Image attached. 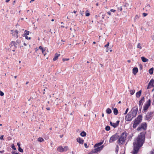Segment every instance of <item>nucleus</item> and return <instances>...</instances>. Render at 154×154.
Wrapping results in <instances>:
<instances>
[{
    "label": "nucleus",
    "instance_id": "f257e3e1",
    "mask_svg": "<svg viewBox=\"0 0 154 154\" xmlns=\"http://www.w3.org/2000/svg\"><path fill=\"white\" fill-rule=\"evenodd\" d=\"M127 133L126 132L122 133L121 136L119 137L117 141L118 143L119 144H123L125 141L127 136Z\"/></svg>",
    "mask_w": 154,
    "mask_h": 154
},
{
    "label": "nucleus",
    "instance_id": "f03ea898",
    "mask_svg": "<svg viewBox=\"0 0 154 154\" xmlns=\"http://www.w3.org/2000/svg\"><path fill=\"white\" fill-rule=\"evenodd\" d=\"M143 144L142 142L141 143L139 142V141L137 140V142H134L133 143L134 151L138 152L140 148L142 146Z\"/></svg>",
    "mask_w": 154,
    "mask_h": 154
},
{
    "label": "nucleus",
    "instance_id": "7ed1b4c3",
    "mask_svg": "<svg viewBox=\"0 0 154 154\" xmlns=\"http://www.w3.org/2000/svg\"><path fill=\"white\" fill-rule=\"evenodd\" d=\"M145 134L146 132H145L140 133V135L138 136L137 140L139 141V142L143 143L145 139Z\"/></svg>",
    "mask_w": 154,
    "mask_h": 154
},
{
    "label": "nucleus",
    "instance_id": "20e7f679",
    "mask_svg": "<svg viewBox=\"0 0 154 154\" xmlns=\"http://www.w3.org/2000/svg\"><path fill=\"white\" fill-rule=\"evenodd\" d=\"M154 113V112H147V114L144 117V119L146 120H147L148 122H149L152 119Z\"/></svg>",
    "mask_w": 154,
    "mask_h": 154
},
{
    "label": "nucleus",
    "instance_id": "39448f33",
    "mask_svg": "<svg viewBox=\"0 0 154 154\" xmlns=\"http://www.w3.org/2000/svg\"><path fill=\"white\" fill-rule=\"evenodd\" d=\"M147 125L146 122H143L137 128V131H145L147 128Z\"/></svg>",
    "mask_w": 154,
    "mask_h": 154
},
{
    "label": "nucleus",
    "instance_id": "423d86ee",
    "mask_svg": "<svg viewBox=\"0 0 154 154\" xmlns=\"http://www.w3.org/2000/svg\"><path fill=\"white\" fill-rule=\"evenodd\" d=\"M119 137L118 134H116L112 135L110 138L109 142L110 143H112L117 140Z\"/></svg>",
    "mask_w": 154,
    "mask_h": 154
},
{
    "label": "nucleus",
    "instance_id": "0eeeda50",
    "mask_svg": "<svg viewBox=\"0 0 154 154\" xmlns=\"http://www.w3.org/2000/svg\"><path fill=\"white\" fill-rule=\"evenodd\" d=\"M138 111V107L137 106H135L133 107L130 112L131 113V115H132L133 117H134L137 114Z\"/></svg>",
    "mask_w": 154,
    "mask_h": 154
},
{
    "label": "nucleus",
    "instance_id": "6e6552de",
    "mask_svg": "<svg viewBox=\"0 0 154 154\" xmlns=\"http://www.w3.org/2000/svg\"><path fill=\"white\" fill-rule=\"evenodd\" d=\"M151 100L149 99L145 103L143 106V110L144 111L146 110L149 108L151 105Z\"/></svg>",
    "mask_w": 154,
    "mask_h": 154
},
{
    "label": "nucleus",
    "instance_id": "1a4fd4ad",
    "mask_svg": "<svg viewBox=\"0 0 154 154\" xmlns=\"http://www.w3.org/2000/svg\"><path fill=\"white\" fill-rule=\"evenodd\" d=\"M15 42L14 41H11L9 45L10 47L12 48L13 51H14L16 48H17V45H15Z\"/></svg>",
    "mask_w": 154,
    "mask_h": 154
},
{
    "label": "nucleus",
    "instance_id": "9d476101",
    "mask_svg": "<svg viewBox=\"0 0 154 154\" xmlns=\"http://www.w3.org/2000/svg\"><path fill=\"white\" fill-rule=\"evenodd\" d=\"M133 118V117L132 115H131V113L130 112L126 116L125 119L126 121H131Z\"/></svg>",
    "mask_w": 154,
    "mask_h": 154
},
{
    "label": "nucleus",
    "instance_id": "9b49d317",
    "mask_svg": "<svg viewBox=\"0 0 154 154\" xmlns=\"http://www.w3.org/2000/svg\"><path fill=\"white\" fill-rule=\"evenodd\" d=\"M153 84H154V80L152 79L149 83L147 88L149 89L152 87H153Z\"/></svg>",
    "mask_w": 154,
    "mask_h": 154
},
{
    "label": "nucleus",
    "instance_id": "f8f14e48",
    "mask_svg": "<svg viewBox=\"0 0 154 154\" xmlns=\"http://www.w3.org/2000/svg\"><path fill=\"white\" fill-rule=\"evenodd\" d=\"M120 121L118 120L116 121V123H112L111 122H110V125L112 126L113 127L115 128L116 127L119 125Z\"/></svg>",
    "mask_w": 154,
    "mask_h": 154
},
{
    "label": "nucleus",
    "instance_id": "ddd939ff",
    "mask_svg": "<svg viewBox=\"0 0 154 154\" xmlns=\"http://www.w3.org/2000/svg\"><path fill=\"white\" fill-rule=\"evenodd\" d=\"M144 101V97H142L141 100L139 101V106H141V108L142 107V106L143 104V102Z\"/></svg>",
    "mask_w": 154,
    "mask_h": 154
},
{
    "label": "nucleus",
    "instance_id": "4468645a",
    "mask_svg": "<svg viewBox=\"0 0 154 154\" xmlns=\"http://www.w3.org/2000/svg\"><path fill=\"white\" fill-rule=\"evenodd\" d=\"M76 140L77 142H78L80 144H83L84 142V140L80 137H78L77 139Z\"/></svg>",
    "mask_w": 154,
    "mask_h": 154
},
{
    "label": "nucleus",
    "instance_id": "2eb2a0df",
    "mask_svg": "<svg viewBox=\"0 0 154 154\" xmlns=\"http://www.w3.org/2000/svg\"><path fill=\"white\" fill-rule=\"evenodd\" d=\"M135 119L137 120V121L141 122L142 119V115H139Z\"/></svg>",
    "mask_w": 154,
    "mask_h": 154
},
{
    "label": "nucleus",
    "instance_id": "dca6fc26",
    "mask_svg": "<svg viewBox=\"0 0 154 154\" xmlns=\"http://www.w3.org/2000/svg\"><path fill=\"white\" fill-rule=\"evenodd\" d=\"M133 73L134 75H136L138 72V69L137 67H134L132 70Z\"/></svg>",
    "mask_w": 154,
    "mask_h": 154
},
{
    "label": "nucleus",
    "instance_id": "f3484780",
    "mask_svg": "<svg viewBox=\"0 0 154 154\" xmlns=\"http://www.w3.org/2000/svg\"><path fill=\"white\" fill-rule=\"evenodd\" d=\"M63 149L62 146H60L57 148V150L60 152H63Z\"/></svg>",
    "mask_w": 154,
    "mask_h": 154
},
{
    "label": "nucleus",
    "instance_id": "a211bd4d",
    "mask_svg": "<svg viewBox=\"0 0 154 154\" xmlns=\"http://www.w3.org/2000/svg\"><path fill=\"white\" fill-rule=\"evenodd\" d=\"M60 56V54H58L57 53H56L55 54L54 57L53 59V60L54 61L56 60L57 59L58 57Z\"/></svg>",
    "mask_w": 154,
    "mask_h": 154
},
{
    "label": "nucleus",
    "instance_id": "6ab92c4d",
    "mask_svg": "<svg viewBox=\"0 0 154 154\" xmlns=\"http://www.w3.org/2000/svg\"><path fill=\"white\" fill-rule=\"evenodd\" d=\"M141 90H140L139 91L137 92L136 94V97L138 98L141 95Z\"/></svg>",
    "mask_w": 154,
    "mask_h": 154
},
{
    "label": "nucleus",
    "instance_id": "aec40b11",
    "mask_svg": "<svg viewBox=\"0 0 154 154\" xmlns=\"http://www.w3.org/2000/svg\"><path fill=\"white\" fill-rule=\"evenodd\" d=\"M141 59L142 60L143 62H147L148 61V60L147 59L145 58L144 57H141Z\"/></svg>",
    "mask_w": 154,
    "mask_h": 154
},
{
    "label": "nucleus",
    "instance_id": "412c9836",
    "mask_svg": "<svg viewBox=\"0 0 154 154\" xmlns=\"http://www.w3.org/2000/svg\"><path fill=\"white\" fill-rule=\"evenodd\" d=\"M103 143V142H100L99 143H97L94 146V148H96L97 147H98L99 146H100Z\"/></svg>",
    "mask_w": 154,
    "mask_h": 154
},
{
    "label": "nucleus",
    "instance_id": "4be33fe9",
    "mask_svg": "<svg viewBox=\"0 0 154 154\" xmlns=\"http://www.w3.org/2000/svg\"><path fill=\"white\" fill-rule=\"evenodd\" d=\"M80 135L82 137H85L86 135V133L84 131H82L80 133Z\"/></svg>",
    "mask_w": 154,
    "mask_h": 154
},
{
    "label": "nucleus",
    "instance_id": "5701e85b",
    "mask_svg": "<svg viewBox=\"0 0 154 154\" xmlns=\"http://www.w3.org/2000/svg\"><path fill=\"white\" fill-rule=\"evenodd\" d=\"M153 70L154 68L153 67H152L149 69V72L150 74L152 75L153 74Z\"/></svg>",
    "mask_w": 154,
    "mask_h": 154
},
{
    "label": "nucleus",
    "instance_id": "b1692460",
    "mask_svg": "<svg viewBox=\"0 0 154 154\" xmlns=\"http://www.w3.org/2000/svg\"><path fill=\"white\" fill-rule=\"evenodd\" d=\"M29 31L25 30L24 31V34L23 35V36H24L25 35H27L29 34Z\"/></svg>",
    "mask_w": 154,
    "mask_h": 154
},
{
    "label": "nucleus",
    "instance_id": "393cba45",
    "mask_svg": "<svg viewBox=\"0 0 154 154\" xmlns=\"http://www.w3.org/2000/svg\"><path fill=\"white\" fill-rule=\"evenodd\" d=\"M106 112L108 114H110L112 112V111L110 108H108L106 109Z\"/></svg>",
    "mask_w": 154,
    "mask_h": 154
},
{
    "label": "nucleus",
    "instance_id": "a878e982",
    "mask_svg": "<svg viewBox=\"0 0 154 154\" xmlns=\"http://www.w3.org/2000/svg\"><path fill=\"white\" fill-rule=\"evenodd\" d=\"M113 113L114 115H117L118 113V110L116 108H115L113 109Z\"/></svg>",
    "mask_w": 154,
    "mask_h": 154
},
{
    "label": "nucleus",
    "instance_id": "bb28decb",
    "mask_svg": "<svg viewBox=\"0 0 154 154\" xmlns=\"http://www.w3.org/2000/svg\"><path fill=\"white\" fill-rule=\"evenodd\" d=\"M21 41L20 40H19V39H18V40H17L16 42H15V43L16 44V45H20V44L21 43Z\"/></svg>",
    "mask_w": 154,
    "mask_h": 154
},
{
    "label": "nucleus",
    "instance_id": "cd10ccee",
    "mask_svg": "<svg viewBox=\"0 0 154 154\" xmlns=\"http://www.w3.org/2000/svg\"><path fill=\"white\" fill-rule=\"evenodd\" d=\"M109 43L108 42L107 44L106 45H105L104 46V47L105 48H107L106 51L107 52H108L109 51L108 46H109Z\"/></svg>",
    "mask_w": 154,
    "mask_h": 154
},
{
    "label": "nucleus",
    "instance_id": "c85d7f7f",
    "mask_svg": "<svg viewBox=\"0 0 154 154\" xmlns=\"http://www.w3.org/2000/svg\"><path fill=\"white\" fill-rule=\"evenodd\" d=\"M38 140L40 142H42V141H44V140L43 139L42 137H39L38 138Z\"/></svg>",
    "mask_w": 154,
    "mask_h": 154
},
{
    "label": "nucleus",
    "instance_id": "c756f323",
    "mask_svg": "<svg viewBox=\"0 0 154 154\" xmlns=\"http://www.w3.org/2000/svg\"><path fill=\"white\" fill-rule=\"evenodd\" d=\"M138 125V124H137V123H136V122H135L134 121V124H133V128H136V127H137V126Z\"/></svg>",
    "mask_w": 154,
    "mask_h": 154
},
{
    "label": "nucleus",
    "instance_id": "7c9ffc66",
    "mask_svg": "<svg viewBox=\"0 0 154 154\" xmlns=\"http://www.w3.org/2000/svg\"><path fill=\"white\" fill-rule=\"evenodd\" d=\"M110 129V126H107L105 127V130L106 131H109Z\"/></svg>",
    "mask_w": 154,
    "mask_h": 154
},
{
    "label": "nucleus",
    "instance_id": "2f4dec72",
    "mask_svg": "<svg viewBox=\"0 0 154 154\" xmlns=\"http://www.w3.org/2000/svg\"><path fill=\"white\" fill-rule=\"evenodd\" d=\"M63 152L64 151H66L68 149V148L67 146H65L64 148H63Z\"/></svg>",
    "mask_w": 154,
    "mask_h": 154
},
{
    "label": "nucleus",
    "instance_id": "473e14b6",
    "mask_svg": "<svg viewBox=\"0 0 154 154\" xmlns=\"http://www.w3.org/2000/svg\"><path fill=\"white\" fill-rule=\"evenodd\" d=\"M135 92V90L134 89H133L132 90H131L130 91V94L131 95H133L134 94Z\"/></svg>",
    "mask_w": 154,
    "mask_h": 154
},
{
    "label": "nucleus",
    "instance_id": "72a5a7b5",
    "mask_svg": "<svg viewBox=\"0 0 154 154\" xmlns=\"http://www.w3.org/2000/svg\"><path fill=\"white\" fill-rule=\"evenodd\" d=\"M18 151L19 152H23V149H22V148H21L20 147H19V148H18Z\"/></svg>",
    "mask_w": 154,
    "mask_h": 154
},
{
    "label": "nucleus",
    "instance_id": "f704fd0d",
    "mask_svg": "<svg viewBox=\"0 0 154 154\" xmlns=\"http://www.w3.org/2000/svg\"><path fill=\"white\" fill-rule=\"evenodd\" d=\"M150 6L149 5H147L146 6L145 8V9H148L149 10L150 9Z\"/></svg>",
    "mask_w": 154,
    "mask_h": 154
},
{
    "label": "nucleus",
    "instance_id": "c9c22d12",
    "mask_svg": "<svg viewBox=\"0 0 154 154\" xmlns=\"http://www.w3.org/2000/svg\"><path fill=\"white\" fill-rule=\"evenodd\" d=\"M15 32L16 33V38H17L18 37V30H16L15 31Z\"/></svg>",
    "mask_w": 154,
    "mask_h": 154
},
{
    "label": "nucleus",
    "instance_id": "e433bc0d",
    "mask_svg": "<svg viewBox=\"0 0 154 154\" xmlns=\"http://www.w3.org/2000/svg\"><path fill=\"white\" fill-rule=\"evenodd\" d=\"M134 122H136V123H137V124H138V125L141 122H140V121H137V120L136 119H135L134 120Z\"/></svg>",
    "mask_w": 154,
    "mask_h": 154
},
{
    "label": "nucleus",
    "instance_id": "4c0bfd02",
    "mask_svg": "<svg viewBox=\"0 0 154 154\" xmlns=\"http://www.w3.org/2000/svg\"><path fill=\"white\" fill-rule=\"evenodd\" d=\"M137 47L139 48L140 49H142V47L139 43L138 44Z\"/></svg>",
    "mask_w": 154,
    "mask_h": 154
},
{
    "label": "nucleus",
    "instance_id": "58836bf2",
    "mask_svg": "<svg viewBox=\"0 0 154 154\" xmlns=\"http://www.w3.org/2000/svg\"><path fill=\"white\" fill-rule=\"evenodd\" d=\"M11 148L14 150H16V148H15V146L14 145V144H13L12 145Z\"/></svg>",
    "mask_w": 154,
    "mask_h": 154
},
{
    "label": "nucleus",
    "instance_id": "ea45409f",
    "mask_svg": "<svg viewBox=\"0 0 154 154\" xmlns=\"http://www.w3.org/2000/svg\"><path fill=\"white\" fill-rule=\"evenodd\" d=\"M4 95V93L0 90V95H1L2 96H3Z\"/></svg>",
    "mask_w": 154,
    "mask_h": 154
},
{
    "label": "nucleus",
    "instance_id": "a19ab883",
    "mask_svg": "<svg viewBox=\"0 0 154 154\" xmlns=\"http://www.w3.org/2000/svg\"><path fill=\"white\" fill-rule=\"evenodd\" d=\"M69 60V58H63L62 59V60L64 62L66 61H68Z\"/></svg>",
    "mask_w": 154,
    "mask_h": 154
},
{
    "label": "nucleus",
    "instance_id": "79ce46f5",
    "mask_svg": "<svg viewBox=\"0 0 154 154\" xmlns=\"http://www.w3.org/2000/svg\"><path fill=\"white\" fill-rule=\"evenodd\" d=\"M26 39L28 40H30L31 39L30 37H28L27 35H25Z\"/></svg>",
    "mask_w": 154,
    "mask_h": 154
},
{
    "label": "nucleus",
    "instance_id": "37998d69",
    "mask_svg": "<svg viewBox=\"0 0 154 154\" xmlns=\"http://www.w3.org/2000/svg\"><path fill=\"white\" fill-rule=\"evenodd\" d=\"M39 48L42 51H43V50H44L43 48V47H42V46H40L39 47Z\"/></svg>",
    "mask_w": 154,
    "mask_h": 154
},
{
    "label": "nucleus",
    "instance_id": "c03bdc74",
    "mask_svg": "<svg viewBox=\"0 0 154 154\" xmlns=\"http://www.w3.org/2000/svg\"><path fill=\"white\" fill-rule=\"evenodd\" d=\"M128 110H129V109L128 108H127L126 109V111H125V113H124V115H125V114H126L127 113Z\"/></svg>",
    "mask_w": 154,
    "mask_h": 154
},
{
    "label": "nucleus",
    "instance_id": "a18cd8bd",
    "mask_svg": "<svg viewBox=\"0 0 154 154\" xmlns=\"http://www.w3.org/2000/svg\"><path fill=\"white\" fill-rule=\"evenodd\" d=\"M143 15L144 17H146V16L147 15V14L145 13H143Z\"/></svg>",
    "mask_w": 154,
    "mask_h": 154
},
{
    "label": "nucleus",
    "instance_id": "49530a36",
    "mask_svg": "<svg viewBox=\"0 0 154 154\" xmlns=\"http://www.w3.org/2000/svg\"><path fill=\"white\" fill-rule=\"evenodd\" d=\"M4 135H2L0 137V140H4V139H3V137H4Z\"/></svg>",
    "mask_w": 154,
    "mask_h": 154
},
{
    "label": "nucleus",
    "instance_id": "de8ad7c7",
    "mask_svg": "<svg viewBox=\"0 0 154 154\" xmlns=\"http://www.w3.org/2000/svg\"><path fill=\"white\" fill-rule=\"evenodd\" d=\"M90 15V14L89 13H86V14H85V16H86V17H88Z\"/></svg>",
    "mask_w": 154,
    "mask_h": 154
},
{
    "label": "nucleus",
    "instance_id": "09e8293b",
    "mask_svg": "<svg viewBox=\"0 0 154 154\" xmlns=\"http://www.w3.org/2000/svg\"><path fill=\"white\" fill-rule=\"evenodd\" d=\"M139 66H140V70L142 69V68H143V66H142L141 64H140L139 65Z\"/></svg>",
    "mask_w": 154,
    "mask_h": 154
},
{
    "label": "nucleus",
    "instance_id": "8fccbe9b",
    "mask_svg": "<svg viewBox=\"0 0 154 154\" xmlns=\"http://www.w3.org/2000/svg\"><path fill=\"white\" fill-rule=\"evenodd\" d=\"M110 11H111V12H115L116 11V10H114L113 9H111L110 10Z\"/></svg>",
    "mask_w": 154,
    "mask_h": 154
},
{
    "label": "nucleus",
    "instance_id": "3c124183",
    "mask_svg": "<svg viewBox=\"0 0 154 154\" xmlns=\"http://www.w3.org/2000/svg\"><path fill=\"white\" fill-rule=\"evenodd\" d=\"M84 146L86 148H87L88 147V146H87V144L86 143H85L84 144Z\"/></svg>",
    "mask_w": 154,
    "mask_h": 154
},
{
    "label": "nucleus",
    "instance_id": "603ef678",
    "mask_svg": "<svg viewBox=\"0 0 154 154\" xmlns=\"http://www.w3.org/2000/svg\"><path fill=\"white\" fill-rule=\"evenodd\" d=\"M7 139L9 140H11V138L10 137H7Z\"/></svg>",
    "mask_w": 154,
    "mask_h": 154
},
{
    "label": "nucleus",
    "instance_id": "864d4df0",
    "mask_svg": "<svg viewBox=\"0 0 154 154\" xmlns=\"http://www.w3.org/2000/svg\"><path fill=\"white\" fill-rule=\"evenodd\" d=\"M138 152L135 151H133V154H137Z\"/></svg>",
    "mask_w": 154,
    "mask_h": 154
},
{
    "label": "nucleus",
    "instance_id": "5fc2aeb1",
    "mask_svg": "<svg viewBox=\"0 0 154 154\" xmlns=\"http://www.w3.org/2000/svg\"><path fill=\"white\" fill-rule=\"evenodd\" d=\"M122 7L120 8H118V10H119V11H121L122 10Z\"/></svg>",
    "mask_w": 154,
    "mask_h": 154
},
{
    "label": "nucleus",
    "instance_id": "6e6d98bb",
    "mask_svg": "<svg viewBox=\"0 0 154 154\" xmlns=\"http://www.w3.org/2000/svg\"><path fill=\"white\" fill-rule=\"evenodd\" d=\"M17 144L18 147V148L20 147V145L19 143H17Z\"/></svg>",
    "mask_w": 154,
    "mask_h": 154
},
{
    "label": "nucleus",
    "instance_id": "4d7b16f0",
    "mask_svg": "<svg viewBox=\"0 0 154 154\" xmlns=\"http://www.w3.org/2000/svg\"><path fill=\"white\" fill-rule=\"evenodd\" d=\"M12 153L14 154H18V153L16 152L15 151H13Z\"/></svg>",
    "mask_w": 154,
    "mask_h": 154
},
{
    "label": "nucleus",
    "instance_id": "13d9d810",
    "mask_svg": "<svg viewBox=\"0 0 154 154\" xmlns=\"http://www.w3.org/2000/svg\"><path fill=\"white\" fill-rule=\"evenodd\" d=\"M45 51V50H44L43 51H42V54H43L45 56V54H46L45 53H44V51Z\"/></svg>",
    "mask_w": 154,
    "mask_h": 154
},
{
    "label": "nucleus",
    "instance_id": "bf43d9fd",
    "mask_svg": "<svg viewBox=\"0 0 154 154\" xmlns=\"http://www.w3.org/2000/svg\"><path fill=\"white\" fill-rule=\"evenodd\" d=\"M107 14L109 15H111V13L110 11H108L107 12Z\"/></svg>",
    "mask_w": 154,
    "mask_h": 154
},
{
    "label": "nucleus",
    "instance_id": "052dcab7",
    "mask_svg": "<svg viewBox=\"0 0 154 154\" xmlns=\"http://www.w3.org/2000/svg\"><path fill=\"white\" fill-rule=\"evenodd\" d=\"M154 154V149L151 152V154Z\"/></svg>",
    "mask_w": 154,
    "mask_h": 154
},
{
    "label": "nucleus",
    "instance_id": "680f3d73",
    "mask_svg": "<svg viewBox=\"0 0 154 154\" xmlns=\"http://www.w3.org/2000/svg\"><path fill=\"white\" fill-rule=\"evenodd\" d=\"M46 109L47 110H50V108L49 107H48V108H46Z\"/></svg>",
    "mask_w": 154,
    "mask_h": 154
},
{
    "label": "nucleus",
    "instance_id": "e2e57ef3",
    "mask_svg": "<svg viewBox=\"0 0 154 154\" xmlns=\"http://www.w3.org/2000/svg\"><path fill=\"white\" fill-rule=\"evenodd\" d=\"M4 152H5V151L4 150H2V151H0V153H4Z\"/></svg>",
    "mask_w": 154,
    "mask_h": 154
},
{
    "label": "nucleus",
    "instance_id": "0e129e2a",
    "mask_svg": "<svg viewBox=\"0 0 154 154\" xmlns=\"http://www.w3.org/2000/svg\"><path fill=\"white\" fill-rule=\"evenodd\" d=\"M135 18H139V17L138 16V15H136V16H135Z\"/></svg>",
    "mask_w": 154,
    "mask_h": 154
},
{
    "label": "nucleus",
    "instance_id": "69168bd1",
    "mask_svg": "<svg viewBox=\"0 0 154 154\" xmlns=\"http://www.w3.org/2000/svg\"><path fill=\"white\" fill-rule=\"evenodd\" d=\"M38 50V48H35V52H36Z\"/></svg>",
    "mask_w": 154,
    "mask_h": 154
},
{
    "label": "nucleus",
    "instance_id": "338daca9",
    "mask_svg": "<svg viewBox=\"0 0 154 154\" xmlns=\"http://www.w3.org/2000/svg\"><path fill=\"white\" fill-rule=\"evenodd\" d=\"M142 107L141 108V106H139V110L141 111Z\"/></svg>",
    "mask_w": 154,
    "mask_h": 154
},
{
    "label": "nucleus",
    "instance_id": "774afa93",
    "mask_svg": "<svg viewBox=\"0 0 154 154\" xmlns=\"http://www.w3.org/2000/svg\"><path fill=\"white\" fill-rule=\"evenodd\" d=\"M77 12V11H73V12L75 13V14Z\"/></svg>",
    "mask_w": 154,
    "mask_h": 154
}]
</instances>
